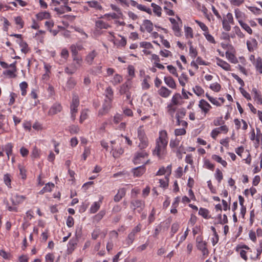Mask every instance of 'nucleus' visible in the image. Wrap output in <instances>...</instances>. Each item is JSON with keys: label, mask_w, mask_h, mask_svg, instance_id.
Instances as JSON below:
<instances>
[{"label": "nucleus", "mask_w": 262, "mask_h": 262, "mask_svg": "<svg viewBox=\"0 0 262 262\" xmlns=\"http://www.w3.org/2000/svg\"><path fill=\"white\" fill-rule=\"evenodd\" d=\"M203 35L205 37L206 39L209 42L212 43H215V41L212 35L209 34V31H207L203 33Z\"/></svg>", "instance_id": "47"}, {"label": "nucleus", "mask_w": 262, "mask_h": 262, "mask_svg": "<svg viewBox=\"0 0 262 262\" xmlns=\"http://www.w3.org/2000/svg\"><path fill=\"white\" fill-rule=\"evenodd\" d=\"M221 86L220 84L216 82L212 83L210 85V89L216 92H219L221 90Z\"/></svg>", "instance_id": "57"}, {"label": "nucleus", "mask_w": 262, "mask_h": 262, "mask_svg": "<svg viewBox=\"0 0 262 262\" xmlns=\"http://www.w3.org/2000/svg\"><path fill=\"white\" fill-rule=\"evenodd\" d=\"M111 107V102L105 101L103 104L102 108L100 109L98 112V116L101 117L106 115Z\"/></svg>", "instance_id": "11"}, {"label": "nucleus", "mask_w": 262, "mask_h": 262, "mask_svg": "<svg viewBox=\"0 0 262 262\" xmlns=\"http://www.w3.org/2000/svg\"><path fill=\"white\" fill-rule=\"evenodd\" d=\"M18 168L19 170V174L21 176V179L25 180L27 177L26 169L21 165H19Z\"/></svg>", "instance_id": "54"}, {"label": "nucleus", "mask_w": 262, "mask_h": 262, "mask_svg": "<svg viewBox=\"0 0 262 262\" xmlns=\"http://www.w3.org/2000/svg\"><path fill=\"white\" fill-rule=\"evenodd\" d=\"M26 199V196L23 195H19L17 193L11 194L10 200L13 206H18L23 203Z\"/></svg>", "instance_id": "7"}, {"label": "nucleus", "mask_w": 262, "mask_h": 262, "mask_svg": "<svg viewBox=\"0 0 262 262\" xmlns=\"http://www.w3.org/2000/svg\"><path fill=\"white\" fill-rule=\"evenodd\" d=\"M179 227V224L178 223H174L172 224L170 232L171 236H173L178 231Z\"/></svg>", "instance_id": "53"}, {"label": "nucleus", "mask_w": 262, "mask_h": 262, "mask_svg": "<svg viewBox=\"0 0 262 262\" xmlns=\"http://www.w3.org/2000/svg\"><path fill=\"white\" fill-rule=\"evenodd\" d=\"M142 101L144 104L148 107L152 106V102L151 98L148 95L144 94L142 97Z\"/></svg>", "instance_id": "26"}, {"label": "nucleus", "mask_w": 262, "mask_h": 262, "mask_svg": "<svg viewBox=\"0 0 262 262\" xmlns=\"http://www.w3.org/2000/svg\"><path fill=\"white\" fill-rule=\"evenodd\" d=\"M168 144L167 132L163 130L159 132V137L156 141V147L153 150V155L160 159H163L166 154V147Z\"/></svg>", "instance_id": "1"}, {"label": "nucleus", "mask_w": 262, "mask_h": 262, "mask_svg": "<svg viewBox=\"0 0 262 262\" xmlns=\"http://www.w3.org/2000/svg\"><path fill=\"white\" fill-rule=\"evenodd\" d=\"M246 45L249 52H253L257 47V41L253 38L247 40Z\"/></svg>", "instance_id": "12"}, {"label": "nucleus", "mask_w": 262, "mask_h": 262, "mask_svg": "<svg viewBox=\"0 0 262 262\" xmlns=\"http://www.w3.org/2000/svg\"><path fill=\"white\" fill-rule=\"evenodd\" d=\"M102 199L103 196H101L98 202L93 203L89 209V211L91 213H95L99 209Z\"/></svg>", "instance_id": "15"}, {"label": "nucleus", "mask_w": 262, "mask_h": 262, "mask_svg": "<svg viewBox=\"0 0 262 262\" xmlns=\"http://www.w3.org/2000/svg\"><path fill=\"white\" fill-rule=\"evenodd\" d=\"M180 140L179 138L171 139L169 143V146L171 149L177 148L179 145Z\"/></svg>", "instance_id": "41"}, {"label": "nucleus", "mask_w": 262, "mask_h": 262, "mask_svg": "<svg viewBox=\"0 0 262 262\" xmlns=\"http://www.w3.org/2000/svg\"><path fill=\"white\" fill-rule=\"evenodd\" d=\"M105 214V211L104 210H101L98 213L93 216V222L98 223Z\"/></svg>", "instance_id": "32"}, {"label": "nucleus", "mask_w": 262, "mask_h": 262, "mask_svg": "<svg viewBox=\"0 0 262 262\" xmlns=\"http://www.w3.org/2000/svg\"><path fill=\"white\" fill-rule=\"evenodd\" d=\"M205 96L208 100L213 105H215L216 106H220L221 105V103L219 101L217 98L210 96L208 93H206Z\"/></svg>", "instance_id": "36"}, {"label": "nucleus", "mask_w": 262, "mask_h": 262, "mask_svg": "<svg viewBox=\"0 0 262 262\" xmlns=\"http://www.w3.org/2000/svg\"><path fill=\"white\" fill-rule=\"evenodd\" d=\"M226 58L231 63H237L238 62V60L235 56L231 52H229L227 51L225 53Z\"/></svg>", "instance_id": "27"}, {"label": "nucleus", "mask_w": 262, "mask_h": 262, "mask_svg": "<svg viewBox=\"0 0 262 262\" xmlns=\"http://www.w3.org/2000/svg\"><path fill=\"white\" fill-rule=\"evenodd\" d=\"M148 152L145 150L141 149L137 151L134 158V162L135 164H140L143 162V160L148 157Z\"/></svg>", "instance_id": "6"}, {"label": "nucleus", "mask_w": 262, "mask_h": 262, "mask_svg": "<svg viewBox=\"0 0 262 262\" xmlns=\"http://www.w3.org/2000/svg\"><path fill=\"white\" fill-rule=\"evenodd\" d=\"M79 105V97L76 95H73L72 101L70 106L71 117L73 120L76 118V114L78 111V107Z\"/></svg>", "instance_id": "5"}, {"label": "nucleus", "mask_w": 262, "mask_h": 262, "mask_svg": "<svg viewBox=\"0 0 262 262\" xmlns=\"http://www.w3.org/2000/svg\"><path fill=\"white\" fill-rule=\"evenodd\" d=\"M88 116V110H84L81 111L80 117V122L82 123L84 120H85Z\"/></svg>", "instance_id": "60"}, {"label": "nucleus", "mask_w": 262, "mask_h": 262, "mask_svg": "<svg viewBox=\"0 0 262 262\" xmlns=\"http://www.w3.org/2000/svg\"><path fill=\"white\" fill-rule=\"evenodd\" d=\"M145 202L141 200H134L130 202V207L134 210L139 209L138 212L139 213L143 210Z\"/></svg>", "instance_id": "8"}, {"label": "nucleus", "mask_w": 262, "mask_h": 262, "mask_svg": "<svg viewBox=\"0 0 262 262\" xmlns=\"http://www.w3.org/2000/svg\"><path fill=\"white\" fill-rule=\"evenodd\" d=\"M188 81V77L186 74L182 73L180 77L179 78V81L180 84L184 86L186 84V82Z\"/></svg>", "instance_id": "43"}, {"label": "nucleus", "mask_w": 262, "mask_h": 262, "mask_svg": "<svg viewBox=\"0 0 262 262\" xmlns=\"http://www.w3.org/2000/svg\"><path fill=\"white\" fill-rule=\"evenodd\" d=\"M89 6L92 8H95L98 10L102 9L101 6L97 1H92L88 2Z\"/></svg>", "instance_id": "49"}, {"label": "nucleus", "mask_w": 262, "mask_h": 262, "mask_svg": "<svg viewBox=\"0 0 262 262\" xmlns=\"http://www.w3.org/2000/svg\"><path fill=\"white\" fill-rule=\"evenodd\" d=\"M216 64L222 68L223 69L226 71H230L231 70L230 65L226 61L222 60V59L216 57Z\"/></svg>", "instance_id": "13"}, {"label": "nucleus", "mask_w": 262, "mask_h": 262, "mask_svg": "<svg viewBox=\"0 0 262 262\" xmlns=\"http://www.w3.org/2000/svg\"><path fill=\"white\" fill-rule=\"evenodd\" d=\"M105 96L107 100L105 101H109L111 102L113 96V91L111 87H108L105 90Z\"/></svg>", "instance_id": "37"}, {"label": "nucleus", "mask_w": 262, "mask_h": 262, "mask_svg": "<svg viewBox=\"0 0 262 262\" xmlns=\"http://www.w3.org/2000/svg\"><path fill=\"white\" fill-rule=\"evenodd\" d=\"M143 26H144L146 30L149 32L150 33L153 30V24L152 22L148 19H146L144 21Z\"/></svg>", "instance_id": "34"}, {"label": "nucleus", "mask_w": 262, "mask_h": 262, "mask_svg": "<svg viewBox=\"0 0 262 262\" xmlns=\"http://www.w3.org/2000/svg\"><path fill=\"white\" fill-rule=\"evenodd\" d=\"M199 214L203 216L205 219H208L209 211L205 208H200L199 211Z\"/></svg>", "instance_id": "45"}, {"label": "nucleus", "mask_w": 262, "mask_h": 262, "mask_svg": "<svg viewBox=\"0 0 262 262\" xmlns=\"http://www.w3.org/2000/svg\"><path fill=\"white\" fill-rule=\"evenodd\" d=\"M120 37H121V39L119 40H116V43L115 45L117 47H124L126 44V40L124 37L121 36H120Z\"/></svg>", "instance_id": "52"}, {"label": "nucleus", "mask_w": 262, "mask_h": 262, "mask_svg": "<svg viewBox=\"0 0 262 262\" xmlns=\"http://www.w3.org/2000/svg\"><path fill=\"white\" fill-rule=\"evenodd\" d=\"M204 167L210 170H213L214 165L212 164L209 160L206 159L204 160Z\"/></svg>", "instance_id": "61"}, {"label": "nucleus", "mask_w": 262, "mask_h": 262, "mask_svg": "<svg viewBox=\"0 0 262 262\" xmlns=\"http://www.w3.org/2000/svg\"><path fill=\"white\" fill-rule=\"evenodd\" d=\"M255 69L260 74H262V59L260 57H258L255 63H254Z\"/></svg>", "instance_id": "30"}, {"label": "nucleus", "mask_w": 262, "mask_h": 262, "mask_svg": "<svg viewBox=\"0 0 262 262\" xmlns=\"http://www.w3.org/2000/svg\"><path fill=\"white\" fill-rule=\"evenodd\" d=\"M179 20L180 21V25L177 22L174 24L172 25V29L174 31V35L177 36H180L181 35V27L182 26V22L180 18H178Z\"/></svg>", "instance_id": "16"}, {"label": "nucleus", "mask_w": 262, "mask_h": 262, "mask_svg": "<svg viewBox=\"0 0 262 262\" xmlns=\"http://www.w3.org/2000/svg\"><path fill=\"white\" fill-rule=\"evenodd\" d=\"M196 247L199 250L201 251L204 256L208 255L209 250L207 247V242L203 240L201 236H198L196 237Z\"/></svg>", "instance_id": "4"}, {"label": "nucleus", "mask_w": 262, "mask_h": 262, "mask_svg": "<svg viewBox=\"0 0 262 262\" xmlns=\"http://www.w3.org/2000/svg\"><path fill=\"white\" fill-rule=\"evenodd\" d=\"M198 106L205 115L209 112L211 108L210 104L204 99H201L200 100Z\"/></svg>", "instance_id": "9"}, {"label": "nucleus", "mask_w": 262, "mask_h": 262, "mask_svg": "<svg viewBox=\"0 0 262 262\" xmlns=\"http://www.w3.org/2000/svg\"><path fill=\"white\" fill-rule=\"evenodd\" d=\"M223 20L230 23L231 24H233L234 23L233 15L231 13H228L226 15L223 17Z\"/></svg>", "instance_id": "55"}, {"label": "nucleus", "mask_w": 262, "mask_h": 262, "mask_svg": "<svg viewBox=\"0 0 262 262\" xmlns=\"http://www.w3.org/2000/svg\"><path fill=\"white\" fill-rule=\"evenodd\" d=\"M138 138L139 140L138 147L140 149L146 148L148 145V139L146 136L143 125L140 126L137 129Z\"/></svg>", "instance_id": "2"}, {"label": "nucleus", "mask_w": 262, "mask_h": 262, "mask_svg": "<svg viewBox=\"0 0 262 262\" xmlns=\"http://www.w3.org/2000/svg\"><path fill=\"white\" fill-rule=\"evenodd\" d=\"M151 5L153 8L154 12L158 16H160L161 15V8L155 3H152Z\"/></svg>", "instance_id": "46"}, {"label": "nucleus", "mask_w": 262, "mask_h": 262, "mask_svg": "<svg viewBox=\"0 0 262 262\" xmlns=\"http://www.w3.org/2000/svg\"><path fill=\"white\" fill-rule=\"evenodd\" d=\"M62 110V106L59 103H56L54 104L49 110L50 115H54L60 112Z\"/></svg>", "instance_id": "21"}, {"label": "nucleus", "mask_w": 262, "mask_h": 262, "mask_svg": "<svg viewBox=\"0 0 262 262\" xmlns=\"http://www.w3.org/2000/svg\"><path fill=\"white\" fill-rule=\"evenodd\" d=\"M234 13L235 18L237 20L238 23L240 24L243 22V19L245 18V13L237 8L234 10Z\"/></svg>", "instance_id": "18"}, {"label": "nucleus", "mask_w": 262, "mask_h": 262, "mask_svg": "<svg viewBox=\"0 0 262 262\" xmlns=\"http://www.w3.org/2000/svg\"><path fill=\"white\" fill-rule=\"evenodd\" d=\"M126 193V190L124 188H121L118 191L117 193L115 195L114 200L116 202H119Z\"/></svg>", "instance_id": "17"}, {"label": "nucleus", "mask_w": 262, "mask_h": 262, "mask_svg": "<svg viewBox=\"0 0 262 262\" xmlns=\"http://www.w3.org/2000/svg\"><path fill=\"white\" fill-rule=\"evenodd\" d=\"M215 177L216 179L217 180L219 183H220L223 179V176L222 172L219 169H216L215 173Z\"/></svg>", "instance_id": "59"}, {"label": "nucleus", "mask_w": 262, "mask_h": 262, "mask_svg": "<svg viewBox=\"0 0 262 262\" xmlns=\"http://www.w3.org/2000/svg\"><path fill=\"white\" fill-rule=\"evenodd\" d=\"M171 91L165 86H162L158 91L159 94L162 97L167 98Z\"/></svg>", "instance_id": "22"}, {"label": "nucleus", "mask_w": 262, "mask_h": 262, "mask_svg": "<svg viewBox=\"0 0 262 262\" xmlns=\"http://www.w3.org/2000/svg\"><path fill=\"white\" fill-rule=\"evenodd\" d=\"M212 159L222 164V165L225 167H226L227 165L226 161L222 159V158L218 155H213L212 156Z\"/></svg>", "instance_id": "35"}, {"label": "nucleus", "mask_w": 262, "mask_h": 262, "mask_svg": "<svg viewBox=\"0 0 262 262\" xmlns=\"http://www.w3.org/2000/svg\"><path fill=\"white\" fill-rule=\"evenodd\" d=\"M174 105V104L169 103L167 105V111L168 113L172 117L173 116L174 114L176 111V107Z\"/></svg>", "instance_id": "42"}, {"label": "nucleus", "mask_w": 262, "mask_h": 262, "mask_svg": "<svg viewBox=\"0 0 262 262\" xmlns=\"http://www.w3.org/2000/svg\"><path fill=\"white\" fill-rule=\"evenodd\" d=\"M193 92L198 96H201L204 94V90L199 85H196L193 88Z\"/></svg>", "instance_id": "48"}, {"label": "nucleus", "mask_w": 262, "mask_h": 262, "mask_svg": "<svg viewBox=\"0 0 262 262\" xmlns=\"http://www.w3.org/2000/svg\"><path fill=\"white\" fill-rule=\"evenodd\" d=\"M252 92L254 93V100L258 105L262 104V98L260 93L258 92L256 88L252 89Z\"/></svg>", "instance_id": "23"}, {"label": "nucleus", "mask_w": 262, "mask_h": 262, "mask_svg": "<svg viewBox=\"0 0 262 262\" xmlns=\"http://www.w3.org/2000/svg\"><path fill=\"white\" fill-rule=\"evenodd\" d=\"M167 70H168V71L170 73H171L172 74H173L174 76H175L177 77H178V74L177 73V70L175 67H174L172 65H169L167 67Z\"/></svg>", "instance_id": "64"}, {"label": "nucleus", "mask_w": 262, "mask_h": 262, "mask_svg": "<svg viewBox=\"0 0 262 262\" xmlns=\"http://www.w3.org/2000/svg\"><path fill=\"white\" fill-rule=\"evenodd\" d=\"M185 35L186 38H192L193 37V31L191 27H184Z\"/></svg>", "instance_id": "39"}, {"label": "nucleus", "mask_w": 262, "mask_h": 262, "mask_svg": "<svg viewBox=\"0 0 262 262\" xmlns=\"http://www.w3.org/2000/svg\"><path fill=\"white\" fill-rule=\"evenodd\" d=\"M90 154L91 149L90 147L85 146L84 147L83 153L82 155L83 160H85L87 157L90 155Z\"/></svg>", "instance_id": "62"}, {"label": "nucleus", "mask_w": 262, "mask_h": 262, "mask_svg": "<svg viewBox=\"0 0 262 262\" xmlns=\"http://www.w3.org/2000/svg\"><path fill=\"white\" fill-rule=\"evenodd\" d=\"M17 42L19 44L21 48V51L26 54L28 52V48L27 43L23 40L21 39H19L17 40Z\"/></svg>", "instance_id": "29"}, {"label": "nucleus", "mask_w": 262, "mask_h": 262, "mask_svg": "<svg viewBox=\"0 0 262 262\" xmlns=\"http://www.w3.org/2000/svg\"><path fill=\"white\" fill-rule=\"evenodd\" d=\"M77 242L78 239L77 237H72L70 239L67 244V252L68 254H70L73 253L76 248Z\"/></svg>", "instance_id": "10"}, {"label": "nucleus", "mask_w": 262, "mask_h": 262, "mask_svg": "<svg viewBox=\"0 0 262 262\" xmlns=\"http://www.w3.org/2000/svg\"><path fill=\"white\" fill-rule=\"evenodd\" d=\"M164 81L166 85L171 89L176 88V84L174 79L170 76H165L164 77Z\"/></svg>", "instance_id": "19"}, {"label": "nucleus", "mask_w": 262, "mask_h": 262, "mask_svg": "<svg viewBox=\"0 0 262 262\" xmlns=\"http://www.w3.org/2000/svg\"><path fill=\"white\" fill-rule=\"evenodd\" d=\"M40 150L36 146L33 147L31 151V157L33 159H38L40 156Z\"/></svg>", "instance_id": "31"}, {"label": "nucleus", "mask_w": 262, "mask_h": 262, "mask_svg": "<svg viewBox=\"0 0 262 262\" xmlns=\"http://www.w3.org/2000/svg\"><path fill=\"white\" fill-rule=\"evenodd\" d=\"M135 234L132 232H130L128 234V236L125 240V245L127 246H129L133 244L135 240Z\"/></svg>", "instance_id": "38"}, {"label": "nucleus", "mask_w": 262, "mask_h": 262, "mask_svg": "<svg viewBox=\"0 0 262 262\" xmlns=\"http://www.w3.org/2000/svg\"><path fill=\"white\" fill-rule=\"evenodd\" d=\"M95 26L97 28H99L100 29H107L111 27V26L110 25L101 20H98L96 21L95 23Z\"/></svg>", "instance_id": "28"}, {"label": "nucleus", "mask_w": 262, "mask_h": 262, "mask_svg": "<svg viewBox=\"0 0 262 262\" xmlns=\"http://www.w3.org/2000/svg\"><path fill=\"white\" fill-rule=\"evenodd\" d=\"M97 55V53L95 50L90 52L85 57V61L89 64H92L94 58Z\"/></svg>", "instance_id": "20"}, {"label": "nucleus", "mask_w": 262, "mask_h": 262, "mask_svg": "<svg viewBox=\"0 0 262 262\" xmlns=\"http://www.w3.org/2000/svg\"><path fill=\"white\" fill-rule=\"evenodd\" d=\"M16 71L12 70H7L3 72V75L8 76L10 78L15 77L16 76L15 73Z\"/></svg>", "instance_id": "63"}, {"label": "nucleus", "mask_w": 262, "mask_h": 262, "mask_svg": "<svg viewBox=\"0 0 262 262\" xmlns=\"http://www.w3.org/2000/svg\"><path fill=\"white\" fill-rule=\"evenodd\" d=\"M181 98V96L180 94L176 93L174 94L171 98V104L174 105H178L179 104V101Z\"/></svg>", "instance_id": "40"}, {"label": "nucleus", "mask_w": 262, "mask_h": 262, "mask_svg": "<svg viewBox=\"0 0 262 262\" xmlns=\"http://www.w3.org/2000/svg\"><path fill=\"white\" fill-rule=\"evenodd\" d=\"M234 32L235 34L238 37L240 38H243L245 37V35L244 33L241 31L240 28L237 27L235 26L233 28Z\"/></svg>", "instance_id": "51"}, {"label": "nucleus", "mask_w": 262, "mask_h": 262, "mask_svg": "<svg viewBox=\"0 0 262 262\" xmlns=\"http://www.w3.org/2000/svg\"><path fill=\"white\" fill-rule=\"evenodd\" d=\"M82 59L81 57H74L73 62L65 68V72L70 75L74 74L82 66Z\"/></svg>", "instance_id": "3"}, {"label": "nucleus", "mask_w": 262, "mask_h": 262, "mask_svg": "<svg viewBox=\"0 0 262 262\" xmlns=\"http://www.w3.org/2000/svg\"><path fill=\"white\" fill-rule=\"evenodd\" d=\"M129 89V87L128 84L127 83H125L120 86L119 92L121 95L125 94L127 92H128Z\"/></svg>", "instance_id": "44"}, {"label": "nucleus", "mask_w": 262, "mask_h": 262, "mask_svg": "<svg viewBox=\"0 0 262 262\" xmlns=\"http://www.w3.org/2000/svg\"><path fill=\"white\" fill-rule=\"evenodd\" d=\"M145 171L144 166H139L133 169L134 175L135 177H139L142 176Z\"/></svg>", "instance_id": "24"}, {"label": "nucleus", "mask_w": 262, "mask_h": 262, "mask_svg": "<svg viewBox=\"0 0 262 262\" xmlns=\"http://www.w3.org/2000/svg\"><path fill=\"white\" fill-rule=\"evenodd\" d=\"M242 248L244 249H242L240 250V256L244 260L247 261L248 260L247 255L248 254H249L250 252H252V250L246 245H243L242 246Z\"/></svg>", "instance_id": "14"}, {"label": "nucleus", "mask_w": 262, "mask_h": 262, "mask_svg": "<svg viewBox=\"0 0 262 262\" xmlns=\"http://www.w3.org/2000/svg\"><path fill=\"white\" fill-rule=\"evenodd\" d=\"M239 25L244 30L247 32L249 34H252V30L247 24L243 21L240 23Z\"/></svg>", "instance_id": "50"}, {"label": "nucleus", "mask_w": 262, "mask_h": 262, "mask_svg": "<svg viewBox=\"0 0 262 262\" xmlns=\"http://www.w3.org/2000/svg\"><path fill=\"white\" fill-rule=\"evenodd\" d=\"M122 80V77L120 75L116 74L114 75L113 78L111 80V82L114 85H116L121 83Z\"/></svg>", "instance_id": "33"}, {"label": "nucleus", "mask_w": 262, "mask_h": 262, "mask_svg": "<svg viewBox=\"0 0 262 262\" xmlns=\"http://www.w3.org/2000/svg\"><path fill=\"white\" fill-rule=\"evenodd\" d=\"M37 19L39 20H42L44 19H49L51 17L49 12L47 11L40 12L36 14Z\"/></svg>", "instance_id": "25"}, {"label": "nucleus", "mask_w": 262, "mask_h": 262, "mask_svg": "<svg viewBox=\"0 0 262 262\" xmlns=\"http://www.w3.org/2000/svg\"><path fill=\"white\" fill-rule=\"evenodd\" d=\"M194 21L199 26V27L204 31V32L208 31V27L204 23L196 19H195Z\"/></svg>", "instance_id": "58"}, {"label": "nucleus", "mask_w": 262, "mask_h": 262, "mask_svg": "<svg viewBox=\"0 0 262 262\" xmlns=\"http://www.w3.org/2000/svg\"><path fill=\"white\" fill-rule=\"evenodd\" d=\"M262 252V247H260L259 248L257 249V253L255 256H254L253 254L250 255V257L252 260H256L259 258V256Z\"/></svg>", "instance_id": "56"}]
</instances>
